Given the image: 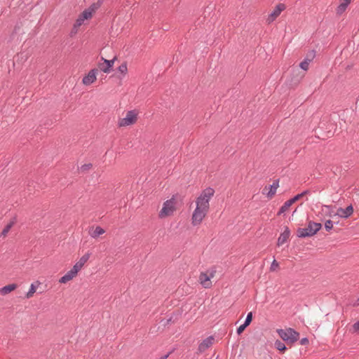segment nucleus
<instances>
[{"label": "nucleus", "mask_w": 359, "mask_h": 359, "mask_svg": "<svg viewBox=\"0 0 359 359\" xmlns=\"http://www.w3.org/2000/svg\"><path fill=\"white\" fill-rule=\"evenodd\" d=\"M140 111L137 109L127 111L125 115L118 120L117 126L119 128H125L135 125L138 120Z\"/></svg>", "instance_id": "7ed1b4c3"}, {"label": "nucleus", "mask_w": 359, "mask_h": 359, "mask_svg": "<svg viewBox=\"0 0 359 359\" xmlns=\"http://www.w3.org/2000/svg\"><path fill=\"white\" fill-rule=\"evenodd\" d=\"M90 257V253L86 252L75 263L74 266L79 271L83 269L84 265L88 262Z\"/></svg>", "instance_id": "2eb2a0df"}, {"label": "nucleus", "mask_w": 359, "mask_h": 359, "mask_svg": "<svg viewBox=\"0 0 359 359\" xmlns=\"http://www.w3.org/2000/svg\"><path fill=\"white\" fill-rule=\"evenodd\" d=\"M286 6L283 4H278L273 11L268 15V18L266 19V22L268 24H271L273 22L281 13L282 11H283L285 9Z\"/></svg>", "instance_id": "9d476101"}, {"label": "nucleus", "mask_w": 359, "mask_h": 359, "mask_svg": "<svg viewBox=\"0 0 359 359\" xmlns=\"http://www.w3.org/2000/svg\"><path fill=\"white\" fill-rule=\"evenodd\" d=\"M102 60L105 61V62L107 63V65L108 66V67L111 70V67L114 65V62H115L116 58H114V59L110 60H106V59H104V58H102Z\"/></svg>", "instance_id": "c85d7f7f"}, {"label": "nucleus", "mask_w": 359, "mask_h": 359, "mask_svg": "<svg viewBox=\"0 0 359 359\" xmlns=\"http://www.w3.org/2000/svg\"><path fill=\"white\" fill-rule=\"evenodd\" d=\"M93 168V165L91 163H85L83 165H82L79 168V170L81 172H86L88 171H89L90 170H91Z\"/></svg>", "instance_id": "b1692460"}, {"label": "nucleus", "mask_w": 359, "mask_h": 359, "mask_svg": "<svg viewBox=\"0 0 359 359\" xmlns=\"http://www.w3.org/2000/svg\"><path fill=\"white\" fill-rule=\"evenodd\" d=\"M290 236V231L288 227H285L284 231L282 233H280V236L278 238L277 245L278 246L283 245L285 243L287 242Z\"/></svg>", "instance_id": "dca6fc26"}, {"label": "nucleus", "mask_w": 359, "mask_h": 359, "mask_svg": "<svg viewBox=\"0 0 359 359\" xmlns=\"http://www.w3.org/2000/svg\"><path fill=\"white\" fill-rule=\"evenodd\" d=\"M278 187V182L275 181L272 184L264 187L263 194H265L269 199H271L276 195Z\"/></svg>", "instance_id": "9b49d317"}, {"label": "nucleus", "mask_w": 359, "mask_h": 359, "mask_svg": "<svg viewBox=\"0 0 359 359\" xmlns=\"http://www.w3.org/2000/svg\"><path fill=\"white\" fill-rule=\"evenodd\" d=\"M215 339L213 337H208L205 339L198 346V351L201 353L204 352L210 348L214 343Z\"/></svg>", "instance_id": "4468645a"}, {"label": "nucleus", "mask_w": 359, "mask_h": 359, "mask_svg": "<svg viewBox=\"0 0 359 359\" xmlns=\"http://www.w3.org/2000/svg\"><path fill=\"white\" fill-rule=\"evenodd\" d=\"M248 327V325H246L245 324H243L241 325H240L238 329H237V333L238 334H241L244 330L245 329Z\"/></svg>", "instance_id": "2f4dec72"}, {"label": "nucleus", "mask_w": 359, "mask_h": 359, "mask_svg": "<svg viewBox=\"0 0 359 359\" xmlns=\"http://www.w3.org/2000/svg\"><path fill=\"white\" fill-rule=\"evenodd\" d=\"M99 6L100 4H93L89 8L83 11L76 20L74 27H79L84 23L85 20H90Z\"/></svg>", "instance_id": "39448f33"}, {"label": "nucleus", "mask_w": 359, "mask_h": 359, "mask_svg": "<svg viewBox=\"0 0 359 359\" xmlns=\"http://www.w3.org/2000/svg\"><path fill=\"white\" fill-rule=\"evenodd\" d=\"M353 305L354 306H359V297L353 302Z\"/></svg>", "instance_id": "72a5a7b5"}, {"label": "nucleus", "mask_w": 359, "mask_h": 359, "mask_svg": "<svg viewBox=\"0 0 359 359\" xmlns=\"http://www.w3.org/2000/svg\"><path fill=\"white\" fill-rule=\"evenodd\" d=\"M216 270L211 269L201 272L199 276V283L204 288H210L212 286L211 279L215 276Z\"/></svg>", "instance_id": "0eeeda50"}, {"label": "nucleus", "mask_w": 359, "mask_h": 359, "mask_svg": "<svg viewBox=\"0 0 359 359\" xmlns=\"http://www.w3.org/2000/svg\"><path fill=\"white\" fill-rule=\"evenodd\" d=\"M177 210L178 203L177 199L173 196L163 203L162 206L158 211V217L161 219L172 217Z\"/></svg>", "instance_id": "f03ea898"}, {"label": "nucleus", "mask_w": 359, "mask_h": 359, "mask_svg": "<svg viewBox=\"0 0 359 359\" xmlns=\"http://www.w3.org/2000/svg\"><path fill=\"white\" fill-rule=\"evenodd\" d=\"M104 233L105 230L100 226H92L88 230V234L94 239H97Z\"/></svg>", "instance_id": "f8f14e48"}, {"label": "nucleus", "mask_w": 359, "mask_h": 359, "mask_svg": "<svg viewBox=\"0 0 359 359\" xmlns=\"http://www.w3.org/2000/svg\"><path fill=\"white\" fill-rule=\"evenodd\" d=\"M118 72L121 75V77H125L128 74V65L126 62H123L118 67Z\"/></svg>", "instance_id": "412c9836"}, {"label": "nucleus", "mask_w": 359, "mask_h": 359, "mask_svg": "<svg viewBox=\"0 0 359 359\" xmlns=\"http://www.w3.org/2000/svg\"><path fill=\"white\" fill-rule=\"evenodd\" d=\"M252 312H250L247 316V318L245 319L244 324H245L246 325L248 326L250 324V323L252 322Z\"/></svg>", "instance_id": "7c9ffc66"}, {"label": "nucleus", "mask_w": 359, "mask_h": 359, "mask_svg": "<svg viewBox=\"0 0 359 359\" xmlns=\"http://www.w3.org/2000/svg\"><path fill=\"white\" fill-rule=\"evenodd\" d=\"M279 337L288 344H293L299 338V333L292 328L278 330Z\"/></svg>", "instance_id": "20e7f679"}, {"label": "nucleus", "mask_w": 359, "mask_h": 359, "mask_svg": "<svg viewBox=\"0 0 359 359\" xmlns=\"http://www.w3.org/2000/svg\"><path fill=\"white\" fill-rule=\"evenodd\" d=\"M306 194V191L302 192L299 194H297L294 198H291L290 200L293 203L299 201L300 198H302L305 194Z\"/></svg>", "instance_id": "cd10ccee"}, {"label": "nucleus", "mask_w": 359, "mask_h": 359, "mask_svg": "<svg viewBox=\"0 0 359 359\" xmlns=\"http://www.w3.org/2000/svg\"><path fill=\"white\" fill-rule=\"evenodd\" d=\"M302 345H306L309 344V339L307 338H303L300 341Z\"/></svg>", "instance_id": "473e14b6"}, {"label": "nucleus", "mask_w": 359, "mask_h": 359, "mask_svg": "<svg viewBox=\"0 0 359 359\" xmlns=\"http://www.w3.org/2000/svg\"><path fill=\"white\" fill-rule=\"evenodd\" d=\"M292 204H293V203L292 202V201L290 199L287 201L286 202H285L283 205L280 208V210L278 214L281 215V214L284 213L285 212L289 210L290 207Z\"/></svg>", "instance_id": "4be33fe9"}, {"label": "nucleus", "mask_w": 359, "mask_h": 359, "mask_svg": "<svg viewBox=\"0 0 359 359\" xmlns=\"http://www.w3.org/2000/svg\"><path fill=\"white\" fill-rule=\"evenodd\" d=\"M79 273V271L73 266L70 270L59 279L58 282L60 284H66L74 279Z\"/></svg>", "instance_id": "1a4fd4ad"}, {"label": "nucleus", "mask_w": 359, "mask_h": 359, "mask_svg": "<svg viewBox=\"0 0 359 359\" xmlns=\"http://www.w3.org/2000/svg\"><path fill=\"white\" fill-rule=\"evenodd\" d=\"M350 331L352 333L359 334V320L356 321L354 324H353Z\"/></svg>", "instance_id": "bb28decb"}, {"label": "nucleus", "mask_w": 359, "mask_h": 359, "mask_svg": "<svg viewBox=\"0 0 359 359\" xmlns=\"http://www.w3.org/2000/svg\"><path fill=\"white\" fill-rule=\"evenodd\" d=\"M275 347L280 351H285L286 350L285 345L279 340L275 342Z\"/></svg>", "instance_id": "393cba45"}, {"label": "nucleus", "mask_w": 359, "mask_h": 359, "mask_svg": "<svg viewBox=\"0 0 359 359\" xmlns=\"http://www.w3.org/2000/svg\"><path fill=\"white\" fill-rule=\"evenodd\" d=\"M321 224L310 222L306 228H301L297 230V236L300 238L312 236L321 228Z\"/></svg>", "instance_id": "423d86ee"}, {"label": "nucleus", "mask_w": 359, "mask_h": 359, "mask_svg": "<svg viewBox=\"0 0 359 359\" xmlns=\"http://www.w3.org/2000/svg\"><path fill=\"white\" fill-rule=\"evenodd\" d=\"M310 62L311 60L306 59L300 63L299 67L304 71H307L309 69Z\"/></svg>", "instance_id": "a878e982"}, {"label": "nucleus", "mask_w": 359, "mask_h": 359, "mask_svg": "<svg viewBox=\"0 0 359 359\" xmlns=\"http://www.w3.org/2000/svg\"><path fill=\"white\" fill-rule=\"evenodd\" d=\"M325 227L327 231H330L333 228V222L331 220H327L325 223Z\"/></svg>", "instance_id": "c756f323"}, {"label": "nucleus", "mask_w": 359, "mask_h": 359, "mask_svg": "<svg viewBox=\"0 0 359 359\" xmlns=\"http://www.w3.org/2000/svg\"><path fill=\"white\" fill-rule=\"evenodd\" d=\"M353 213V208L352 205H348L346 208H339L337 210L335 215L341 218H348Z\"/></svg>", "instance_id": "ddd939ff"}, {"label": "nucleus", "mask_w": 359, "mask_h": 359, "mask_svg": "<svg viewBox=\"0 0 359 359\" xmlns=\"http://www.w3.org/2000/svg\"><path fill=\"white\" fill-rule=\"evenodd\" d=\"M15 219H11L4 228L3 231L1 233V236H2L4 238L7 236V234L8 233L11 229L13 226V225L15 224Z\"/></svg>", "instance_id": "aec40b11"}, {"label": "nucleus", "mask_w": 359, "mask_h": 359, "mask_svg": "<svg viewBox=\"0 0 359 359\" xmlns=\"http://www.w3.org/2000/svg\"><path fill=\"white\" fill-rule=\"evenodd\" d=\"M215 194V190L208 187L203 190L195 200L196 208L192 213L191 224L197 226L201 224L210 209V201Z\"/></svg>", "instance_id": "f257e3e1"}, {"label": "nucleus", "mask_w": 359, "mask_h": 359, "mask_svg": "<svg viewBox=\"0 0 359 359\" xmlns=\"http://www.w3.org/2000/svg\"><path fill=\"white\" fill-rule=\"evenodd\" d=\"M98 69H92L82 79V83L88 86L94 83L97 80Z\"/></svg>", "instance_id": "6e6552de"}, {"label": "nucleus", "mask_w": 359, "mask_h": 359, "mask_svg": "<svg viewBox=\"0 0 359 359\" xmlns=\"http://www.w3.org/2000/svg\"><path fill=\"white\" fill-rule=\"evenodd\" d=\"M276 266H278V263L274 260L272 263V267Z\"/></svg>", "instance_id": "f704fd0d"}, {"label": "nucleus", "mask_w": 359, "mask_h": 359, "mask_svg": "<svg viewBox=\"0 0 359 359\" xmlns=\"http://www.w3.org/2000/svg\"><path fill=\"white\" fill-rule=\"evenodd\" d=\"M41 285V282L39 280H36L34 283H32L30 286L29 291L26 293L25 297L27 299H30L34 297V294L36 293L37 288Z\"/></svg>", "instance_id": "f3484780"}, {"label": "nucleus", "mask_w": 359, "mask_h": 359, "mask_svg": "<svg viewBox=\"0 0 359 359\" xmlns=\"http://www.w3.org/2000/svg\"><path fill=\"white\" fill-rule=\"evenodd\" d=\"M17 287L18 285L15 283L7 285L0 289V294L6 295L14 291Z\"/></svg>", "instance_id": "a211bd4d"}, {"label": "nucleus", "mask_w": 359, "mask_h": 359, "mask_svg": "<svg viewBox=\"0 0 359 359\" xmlns=\"http://www.w3.org/2000/svg\"><path fill=\"white\" fill-rule=\"evenodd\" d=\"M352 0H339L340 4L337 8V13L342 14L346 9L347 6L351 4Z\"/></svg>", "instance_id": "6ab92c4d"}, {"label": "nucleus", "mask_w": 359, "mask_h": 359, "mask_svg": "<svg viewBox=\"0 0 359 359\" xmlns=\"http://www.w3.org/2000/svg\"><path fill=\"white\" fill-rule=\"evenodd\" d=\"M97 67L98 69L104 73L108 74L111 72L104 60H102V62H99Z\"/></svg>", "instance_id": "5701e85b"}]
</instances>
